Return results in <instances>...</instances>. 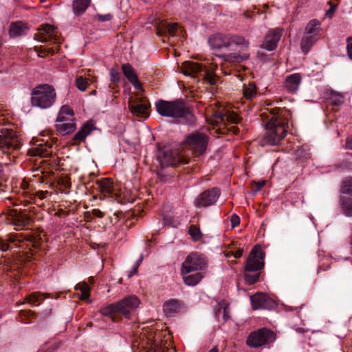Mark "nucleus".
Returning <instances> with one entry per match:
<instances>
[{
    "mask_svg": "<svg viewBox=\"0 0 352 352\" xmlns=\"http://www.w3.org/2000/svg\"><path fill=\"white\" fill-rule=\"evenodd\" d=\"M208 267L206 257L199 252L189 254L181 267V274H187L192 272H204Z\"/></svg>",
    "mask_w": 352,
    "mask_h": 352,
    "instance_id": "10",
    "label": "nucleus"
},
{
    "mask_svg": "<svg viewBox=\"0 0 352 352\" xmlns=\"http://www.w3.org/2000/svg\"><path fill=\"white\" fill-rule=\"evenodd\" d=\"M54 88L47 84L36 86L31 93L32 104L41 109L51 107L56 100Z\"/></svg>",
    "mask_w": 352,
    "mask_h": 352,
    "instance_id": "7",
    "label": "nucleus"
},
{
    "mask_svg": "<svg viewBox=\"0 0 352 352\" xmlns=\"http://www.w3.org/2000/svg\"><path fill=\"white\" fill-rule=\"evenodd\" d=\"M47 297V294H32L26 298V302L32 305H38L41 300Z\"/></svg>",
    "mask_w": 352,
    "mask_h": 352,
    "instance_id": "39",
    "label": "nucleus"
},
{
    "mask_svg": "<svg viewBox=\"0 0 352 352\" xmlns=\"http://www.w3.org/2000/svg\"><path fill=\"white\" fill-rule=\"evenodd\" d=\"M48 193L47 190L45 191H38L36 193V195L39 199L43 200L45 198L46 195Z\"/></svg>",
    "mask_w": 352,
    "mask_h": 352,
    "instance_id": "54",
    "label": "nucleus"
},
{
    "mask_svg": "<svg viewBox=\"0 0 352 352\" xmlns=\"http://www.w3.org/2000/svg\"><path fill=\"white\" fill-rule=\"evenodd\" d=\"M179 307V301L175 299H171L164 303L163 310L166 314L170 315L176 313Z\"/></svg>",
    "mask_w": 352,
    "mask_h": 352,
    "instance_id": "34",
    "label": "nucleus"
},
{
    "mask_svg": "<svg viewBox=\"0 0 352 352\" xmlns=\"http://www.w3.org/2000/svg\"><path fill=\"white\" fill-rule=\"evenodd\" d=\"M157 112L162 117L186 118L192 121L193 115L190 107L182 99L168 101L158 100L155 102Z\"/></svg>",
    "mask_w": 352,
    "mask_h": 352,
    "instance_id": "3",
    "label": "nucleus"
},
{
    "mask_svg": "<svg viewBox=\"0 0 352 352\" xmlns=\"http://www.w3.org/2000/svg\"><path fill=\"white\" fill-rule=\"evenodd\" d=\"M183 276L184 282L189 286H195L197 285L204 277V272H197L195 274H182Z\"/></svg>",
    "mask_w": 352,
    "mask_h": 352,
    "instance_id": "26",
    "label": "nucleus"
},
{
    "mask_svg": "<svg viewBox=\"0 0 352 352\" xmlns=\"http://www.w3.org/2000/svg\"><path fill=\"white\" fill-rule=\"evenodd\" d=\"M122 69L124 76L128 79V80L130 82H136V78H138V76L134 69L130 64H123L122 65Z\"/></svg>",
    "mask_w": 352,
    "mask_h": 352,
    "instance_id": "35",
    "label": "nucleus"
},
{
    "mask_svg": "<svg viewBox=\"0 0 352 352\" xmlns=\"http://www.w3.org/2000/svg\"><path fill=\"white\" fill-rule=\"evenodd\" d=\"M35 38L42 43L49 42L50 44L54 43V47L41 46L36 48V52L38 56L44 57L48 54H53L59 50V46L57 44L60 43V38L58 32L54 26L45 24L38 29L35 34Z\"/></svg>",
    "mask_w": 352,
    "mask_h": 352,
    "instance_id": "6",
    "label": "nucleus"
},
{
    "mask_svg": "<svg viewBox=\"0 0 352 352\" xmlns=\"http://www.w3.org/2000/svg\"><path fill=\"white\" fill-rule=\"evenodd\" d=\"M228 309V306H224L223 307H220L216 313L217 317L220 318L221 316H222L223 320L227 321L230 318Z\"/></svg>",
    "mask_w": 352,
    "mask_h": 352,
    "instance_id": "45",
    "label": "nucleus"
},
{
    "mask_svg": "<svg viewBox=\"0 0 352 352\" xmlns=\"http://www.w3.org/2000/svg\"><path fill=\"white\" fill-rule=\"evenodd\" d=\"M265 184V181H261V182H259L258 183V188L260 189L263 186H264Z\"/></svg>",
    "mask_w": 352,
    "mask_h": 352,
    "instance_id": "57",
    "label": "nucleus"
},
{
    "mask_svg": "<svg viewBox=\"0 0 352 352\" xmlns=\"http://www.w3.org/2000/svg\"><path fill=\"white\" fill-rule=\"evenodd\" d=\"M346 145L349 148L352 149V136L347 138Z\"/></svg>",
    "mask_w": 352,
    "mask_h": 352,
    "instance_id": "56",
    "label": "nucleus"
},
{
    "mask_svg": "<svg viewBox=\"0 0 352 352\" xmlns=\"http://www.w3.org/2000/svg\"><path fill=\"white\" fill-rule=\"evenodd\" d=\"M69 120H75L74 112L69 106L63 105L60 109L56 121L63 122Z\"/></svg>",
    "mask_w": 352,
    "mask_h": 352,
    "instance_id": "27",
    "label": "nucleus"
},
{
    "mask_svg": "<svg viewBox=\"0 0 352 352\" xmlns=\"http://www.w3.org/2000/svg\"><path fill=\"white\" fill-rule=\"evenodd\" d=\"M110 76H111V81L112 82L117 83L120 81V74L116 69H111L110 70Z\"/></svg>",
    "mask_w": 352,
    "mask_h": 352,
    "instance_id": "48",
    "label": "nucleus"
},
{
    "mask_svg": "<svg viewBox=\"0 0 352 352\" xmlns=\"http://www.w3.org/2000/svg\"><path fill=\"white\" fill-rule=\"evenodd\" d=\"M340 192L342 194L352 195V177L345 178L342 180Z\"/></svg>",
    "mask_w": 352,
    "mask_h": 352,
    "instance_id": "37",
    "label": "nucleus"
},
{
    "mask_svg": "<svg viewBox=\"0 0 352 352\" xmlns=\"http://www.w3.org/2000/svg\"><path fill=\"white\" fill-rule=\"evenodd\" d=\"M96 18L102 22L104 21H109L112 19L113 16L111 14H97Z\"/></svg>",
    "mask_w": 352,
    "mask_h": 352,
    "instance_id": "50",
    "label": "nucleus"
},
{
    "mask_svg": "<svg viewBox=\"0 0 352 352\" xmlns=\"http://www.w3.org/2000/svg\"><path fill=\"white\" fill-rule=\"evenodd\" d=\"M347 46V53L349 58L352 60V36L348 37L346 39Z\"/></svg>",
    "mask_w": 352,
    "mask_h": 352,
    "instance_id": "52",
    "label": "nucleus"
},
{
    "mask_svg": "<svg viewBox=\"0 0 352 352\" xmlns=\"http://www.w3.org/2000/svg\"><path fill=\"white\" fill-rule=\"evenodd\" d=\"M131 83L134 86L135 89L138 90H142V85L138 80V78H136V82Z\"/></svg>",
    "mask_w": 352,
    "mask_h": 352,
    "instance_id": "55",
    "label": "nucleus"
},
{
    "mask_svg": "<svg viewBox=\"0 0 352 352\" xmlns=\"http://www.w3.org/2000/svg\"><path fill=\"white\" fill-rule=\"evenodd\" d=\"M252 308L254 310L269 309L272 306L273 301L265 294L256 293L250 297Z\"/></svg>",
    "mask_w": 352,
    "mask_h": 352,
    "instance_id": "20",
    "label": "nucleus"
},
{
    "mask_svg": "<svg viewBox=\"0 0 352 352\" xmlns=\"http://www.w3.org/2000/svg\"><path fill=\"white\" fill-rule=\"evenodd\" d=\"M140 300L135 296H129L116 303L119 314L130 318V314L140 305Z\"/></svg>",
    "mask_w": 352,
    "mask_h": 352,
    "instance_id": "15",
    "label": "nucleus"
},
{
    "mask_svg": "<svg viewBox=\"0 0 352 352\" xmlns=\"http://www.w3.org/2000/svg\"><path fill=\"white\" fill-rule=\"evenodd\" d=\"M341 94L337 93H332L329 98L331 102L336 106H339L343 103L344 99Z\"/></svg>",
    "mask_w": 352,
    "mask_h": 352,
    "instance_id": "43",
    "label": "nucleus"
},
{
    "mask_svg": "<svg viewBox=\"0 0 352 352\" xmlns=\"http://www.w3.org/2000/svg\"><path fill=\"white\" fill-rule=\"evenodd\" d=\"M157 160L162 168L177 166L187 163V160L177 151L169 149H160L157 153Z\"/></svg>",
    "mask_w": 352,
    "mask_h": 352,
    "instance_id": "13",
    "label": "nucleus"
},
{
    "mask_svg": "<svg viewBox=\"0 0 352 352\" xmlns=\"http://www.w3.org/2000/svg\"><path fill=\"white\" fill-rule=\"evenodd\" d=\"M75 120L69 121H56V128L58 133L62 135L69 134L74 131L76 129Z\"/></svg>",
    "mask_w": 352,
    "mask_h": 352,
    "instance_id": "25",
    "label": "nucleus"
},
{
    "mask_svg": "<svg viewBox=\"0 0 352 352\" xmlns=\"http://www.w3.org/2000/svg\"><path fill=\"white\" fill-rule=\"evenodd\" d=\"M27 25L21 21L12 23L9 29V34L11 37L20 36L25 34Z\"/></svg>",
    "mask_w": 352,
    "mask_h": 352,
    "instance_id": "30",
    "label": "nucleus"
},
{
    "mask_svg": "<svg viewBox=\"0 0 352 352\" xmlns=\"http://www.w3.org/2000/svg\"><path fill=\"white\" fill-rule=\"evenodd\" d=\"M243 254V248H240V249H238L236 251H230L227 253L225 254V256L227 257V258H229L230 256H232L234 258H239L242 256Z\"/></svg>",
    "mask_w": 352,
    "mask_h": 352,
    "instance_id": "47",
    "label": "nucleus"
},
{
    "mask_svg": "<svg viewBox=\"0 0 352 352\" xmlns=\"http://www.w3.org/2000/svg\"><path fill=\"white\" fill-rule=\"evenodd\" d=\"M306 34L320 38L321 35L320 23L316 19L311 20L306 26Z\"/></svg>",
    "mask_w": 352,
    "mask_h": 352,
    "instance_id": "28",
    "label": "nucleus"
},
{
    "mask_svg": "<svg viewBox=\"0 0 352 352\" xmlns=\"http://www.w3.org/2000/svg\"><path fill=\"white\" fill-rule=\"evenodd\" d=\"M41 1L42 3H43V2H45V0H41Z\"/></svg>",
    "mask_w": 352,
    "mask_h": 352,
    "instance_id": "62",
    "label": "nucleus"
},
{
    "mask_svg": "<svg viewBox=\"0 0 352 352\" xmlns=\"http://www.w3.org/2000/svg\"><path fill=\"white\" fill-rule=\"evenodd\" d=\"M30 145L31 147L28 150V153L31 156L46 157L52 154V146L44 142L43 140L32 138L30 141Z\"/></svg>",
    "mask_w": 352,
    "mask_h": 352,
    "instance_id": "18",
    "label": "nucleus"
},
{
    "mask_svg": "<svg viewBox=\"0 0 352 352\" xmlns=\"http://www.w3.org/2000/svg\"><path fill=\"white\" fill-rule=\"evenodd\" d=\"M91 214L97 217L102 218L104 217V212L100 211L99 209H94L91 211Z\"/></svg>",
    "mask_w": 352,
    "mask_h": 352,
    "instance_id": "53",
    "label": "nucleus"
},
{
    "mask_svg": "<svg viewBox=\"0 0 352 352\" xmlns=\"http://www.w3.org/2000/svg\"><path fill=\"white\" fill-rule=\"evenodd\" d=\"M150 107L151 105L148 101L144 98H136L135 101H129V108L131 113L138 117H148V109Z\"/></svg>",
    "mask_w": 352,
    "mask_h": 352,
    "instance_id": "16",
    "label": "nucleus"
},
{
    "mask_svg": "<svg viewBox=\"0 0 352 352\" xmlns=\"http://www.w3.org/2000/svg\"><path fill=\"white\" fill-rule=\"evenodd\" d=\"M209 352H218V349L217 347H214Z\"/></svg>",
    "mask_w": 352,
    "mask_h": 352,
    "instance_id": "58",
    "label": "nucleus"
},
{
    "mask_svg": "<svg viewBox=\"0 0 352 352\" xmlns=\"http://www.w3.org/2000/svg\"><path fill=\"white\" fill-rule=\"evenodd\" d=\"M350 244L352 245V236H351Z\"/></svg>",
    "mask_w": 352,
    "mask_h": 352,
    "instance_id": "60",
    "label": "nucleus"
},
{
    "mask_svg": "<svg viewBox=\"0 0 352 352\" xmlns=\"http://www.w3.org/2000/svg\"><path fill=\"white\" fill-rule=\"evenodd\" d=\"M282 33L283 30L281 28L270 30L265 36L261 47L267 51H272L275 50L278 42L281 38Z\"/></svg>",
    "mask_w": 352,
    "mask_h": 352,
    "instance_id": "19",
    "label": "nucleus"
},
{
    "mask_svg": "<svg viewBox=\"0 0 352 352\" xmlns=\"http://www.w3.org/2000/svg\"><path fill=\"white\" fill-rule=\"evenodd\" d=\"M143 261V256L141 255L138 260L135 262L134 265L133 266L132 270L129 272L128 277L131 278L133 275L135 274L138 272V267H140L141 263Z\"/></svg>",
    "mask_w": 352,
    "mask_h": 352,
    "instance_id": "46",
    "label": "nucleus"
},
{
    "mask_svg": "<svg viewBox=\"0 0 352 352\" xmlns=\"http://www.w3.org/2000/svg\"><path fill=\"white\" fill-rule=\"evenodd\" d=\"M302 77L300 74L296 73L289 75L285 80V87L290 93H295L300 86Z\"/></svg>",
    "mask_w": 352,
    "mask_h": 352,
    "instance_id": "22",
    "label": "nucleus"
},
{
    "mask_svg": "<svg viewBox=\"0 0 352 352\" xmlns=\"http://www.w3.org/2000/svg\"><path fill=\"white\" fill-rule=\"evenodd\" d=\"M208 45L212 50L227 51L224 60L229 63H241L250 58V42L239 34H216L208 38Z\"/></svg>",
    "mask_w": 352,
    "mask_h": 352,
    "instance_id": "1",
    "label": "nucleus"
},
{
    "mask_svg": "<svg viewBox=\"0 0 352 352\" xmlns=\"http://www.w3.org/2000/svg\"><path fill=\"white\" fill-rule=\"evenodd\" d=\"M20 209H10L7 212V220L8 223H11L18 227H23L30 223L31 219L28 214Z\"/></svg>",
    "mask_w": 352,
    "mask_h": 352,
    "instance_id": "17",
    "label": "nucleus"
},
{
    "mask_svg": "<svg viewBox=\"0 0 352 352\" xmlns=\"http://www.w3.org/2000/svg\"><path fill=\"white\" fill-rule=\"evenodd\" d=\"M220 195V190L214 188L201 193L195 200V206L197 208L208 207L214 204Z\"/></svg>",
    "mask_w": 352,
    "mask_h": 352,
    "instance_id": "14",
    "label": "nucleus"
},
{
    "mask_svg": "<svg viewBox=\"0 0 352 352\" xmlns=\"http://www.w3.org/2000/svg\"><path fill=\"white\" fill-rule=\"evenodd\" d=\"M273 116L267 122L263 141L265 144L276 145L286 136L292 118L290 111L279 107L270 110Z\"/></svg>",
    "mask_w": 352,
    "mask_h": 352,
    "instance_id": "2",
    "label": "nucleus"
},
{
    "mask_svg": "<svg viewBox=\"0 0 352 352\" xmlns=\"http://www.w3.org/2000/svg\"><path fill=\"white\" fill-rule=\"evenodd\" d=\"M91 94H96V91H95V90H94V91H93L91 93Z\"/></svg>",
    "mask_w": 352,
    "mask_h": 352,
    "instance_id": "61",
    "label": "nucleus"
},
{
    "mask_svg": "<svg viewBox=\"0 0 352 352\" xmlns=\"http://www.w3.org/2000/svg\"><path fill=\"white\" fill-rule=\"evenodd\" d=\"M242 91L243 97L248 100H252L257 94L256 86L254 82H249L248 85L244 84Z\"/></svg>",
    "mask_w": 352,
    "mask_h": 352,
    "instance_id": "32",
    "label": "nucleus"
},
{
    "mask_svg": "<svg viewBox=\"0 0 352 352\" xmlns=\"http://www.w3.org/2000/svg\"><path fill=\"white\" fill-rule=\"evenodd\" d=\"M319 38L314 37L309 34H305L300 43V47L304 54H307L311 46Z\"/></svg>",
    "mask_w": 352,
    "mask_h": 352,
    "instance_id": "31",
    "label": "nucleus"
},
{
    "mask_svg": "<svg viewBox=\"0 0 352 352\" xmlns=\"http://www.w3.org/2000/svg\"><path fill=\"white\" fill-rule=\"evenodd\" d=\"M97 188L104 197L111 196L113 191V182L110 178H103L96 182Z\"/></svg>",
    "mask_w": 352,
    "mask_h": 352,
    "instance_id": "23",
    "label": "nucleus"
},
{
    "mask_svg": "<svg viewBox=\"0 0 352 352\" xmlns=\"http://www.w3.org/2000/svg\"><path fill=\"white\" fill-rule=\"evenodd\" d=\"M100 313L102 315L109 316L112 321L116 322L118 320V311L117 305L116 304H110L107 306L103 307L100 309Z\"/></svg>",
    "mask_w": 352,
    "mask_h": 352,
    "instance_id": "29",
    "label": "nucleus"
},
{
    "mask_svg": "<svg viewBox=\"0 0 352 352\" xmlns=\"http://www.w3.org/2000/svg\"><path fill=\"white\" fill-rule=\"evenodd\" d=\"M230 222L232 228H235L240 223V218L238 215L234 214L231 216Z\"/></svg>",
    "mask_w": 352,
    "mask_h": 352,
    "instance_id": "51",
    "label": "nucleus"
},
{
    "mask_svg": "<svg viewBox=\"0 0 352 352\" xmlns=\"http://www.w3.org/2000/svg\"><path fill=\"white\" fill-rule=\"evenodd\" d=\"M22 146V139L16 131L12 129L2 128L0 135V148L3 153L11 155L16 157L14 154L18 152Z\"/></svg>",
    "mask_w": 352,
    "mask_h": 352,
    "instance_id": "9",
    "label": "nucleus"
},
{
    "mask_svg": "<svg viewBox=\"0 0 352 352\" xmlns=\"http://www.w3.org/2000/svg\"><path fill=\"white\" fill-rule=\"evenodd\" d=\"M90 0H75L73 3V11L76 15L84 13L89 5Z\"/></svg>",
    "mask_w": 352,
    "mask_h": 352,
    "instance_id": "33",
    "label": "nucleus"
},
{
    "mask_svg": "<svg viewBox=\"0 0 352 352\" xmlns=\"http://www.w3.org/2000/svg\"><path fill=\"white\" fill-rule=\"evenodd\" d=\"M28 183L25 181L22 180L20 186L21 189L23 190L22 192V195L23 196V199L21 201V204H23L24 206H26L28 204L30 203V200L32 199V197L31 195H28V192L25 191L28 188Z\"/></svg>",
    "mask_w": 352,
    "mask_h": 352,
    "instance_id": "40",
    "label": "nucleus"
},
{
    "mask_svg": "<svg viewBox=\"0 0 352 352\" xmlns=\"http://www.w3.org/2000/svg\"><path fill=\"white\" fill-rule=\"evenodd\" d=\"M217 66H212L206 69L201 64L193 61H185L182 65V71L186 76L192 78L199 77L200 75L201 79L209 85H214L217 82V76L214 71Z\"/></svg>",
    "mask_w": 352,
    "mask_h": 352,
    "instance_id": "8",
    "label": "nucleus"
},
{
    "mask_svg": "<svg viewBox=\"0 0 352 352\" xmlns=\"http://www.w3.org/2000/svg\"><path fill=\"white\" fill-rule=\"evenodd\" d=\"M76 290H80L81 292V296L80 298L81 300H86L89 298L90 295V288L89 286L85 282L79 283L75 286Z\"/></svg>",
    "mask_w": 352,
    "mask_h": 352,
    "instance_id": "38",
    "label": "nucleus"
},
{
    "mask_svg": "<svg viewBox=\"0 0 352 352\" xmlns=\"http://www.w3.org/2000/svg\"><path fill=\"white\" fill-rule=\"evenodd\" d=\"M7 241V242H0V249L3 252L7 251L10 249H12L14 248H19L22 250H24V246L28 247V245L26 243V241L21 240L20 237L17 235L10 236Z\"/></svg>",
    "mask_w": 352,
    "mask_h": 352,
    "instance_id": "21",
    "label": "nucleus"
},
{
    "mask_svg": "<svg viewBox=\"0 0 352 352\" xmlns=\"http://www.w3.org/2000/svg\"><path fill=\"white\" fill-rule=\"evenodd\" d=\"M94 129L95 127L93 122L91 121H87L74 136V140L78 142L85 140L87 136L89 135Z\"/></svg>",
    "mask_w": 352,
    "mask_h": 352,
    "instance_id": "24",
    "label": "nucleus"
},
{
    "mask_svg": "<svg viewBox=\"0 0 352 352\" xmlns=\"http://www.w3.org/2000/svg\"><path fill=\"white\" fill-rule=\"evenodd\" d=\"M166 30L170 35L174 36L176 34L177 32L182 33V30L177 23H168L166 27Z\"/></svg>",
    "mask_w": 352,
    "mask_h": 352,
    "instance_id": "44",
    "label": "nucleus"
},
{
    "mask_svg": "<svg viewBox=\"0 0 352 352\" xmlns=\"http://www.w3.org/2000/svg\"><path fill=\"white\" fill-rule=\"evenodd\" d=\"M264 252L260 245H255L250 251L244 267L245 280L249 285L256 283L260 270L264 267Z\"/></svg>",
    "mask_w": 352,
    "mask_h": 352,
    "instance_id": "4",
    "label": "nucleus"
},
{
    "mask_svg": "<svg viewBox=\"0 0 352 352\" xmlns=\"http://www.w3.org/2000/svg\"><path fill=\"white\" fill-rule=\"evenodd\" d=\"M241 120L236 113L228 109H223L214 112L211 118V124L217 126L215 131L219 133L227 134L232 133L236 134L239 132V128L236 126H228V124H239Z\"/></svg>",
    "mask_w": 352,
    "mask_h": 352,
    "instance_id": "5",
    "label": "nucleus"
},
{
    "mask_svg": "<svg viewBox=\"0 0 352 352\" xmlns=\"http://www.w3.org/2000/svg\"><path fill=\"white\" fill-rule=\"evenodd\" d=\"M76 86L80 91H85L88 85V80L82 76H78L76 79Z\"/></svg>",
    "mask_w": 352,
    "mask_h": 352,
    "instance_id": "42",
    "label": "nucleus"
},
{
    "mask_svg": "<svg viewBox=\"0 0 352 352\" xmlns=\"http://www.w3.org/2000/svg\"><path fill=\"white\" fill-rule=\"evenodd\" d=\"M340 200L344 214L346 217H352V198L340 197Z\"/></svg>",
    "mask_w": 352,
    "mask_h": 352,
    "instance_id": "36",
    "label": "nucleus"
},
{
    "mask_svg": "<svg viewBox=\"0 0 352 352\" xmlns=\"http://www.w3.org/2000/svg\"><path fill=\"white\" fill-rule=\"evenodd\" d=\"M329 4L330 5V8L327 11L326 16L329 18H331L333 15L337 6L336 4H333L331 1H329Z\"/></svg>",
    "mask_w": 352,
    "mask_h": 352,
    "instance_id": "49",
    "label": "nucleus"
},
{
    "mask_svg": "<svg viewBox=\"0 0 352 352\" xmlns=\"http://www.w3.org/2000/svg\"><path fill=\"white\" fill-rule=\"evenodd\" d=\"M274 103H275V102H273L272 103H270H270H267V105H273V104H274Z\"/></svg>",
    "mask_w": 352,
    "mask_h": 352,
    "instance_id": "59",
    "label": "nucleus"
},
{
    "mask_svg": "<svg viewBox=\"0 0 352 352\" xmlns=\"http://www.w3.org/2000/svg\"><path fill=\"white\" fill-rule=\"evenodd\" d=\"M188 232L192 239L195 241H199L202 238V233L201 232L200 229L196 226H191L189 228Z\"/></svg>",
    "mask_w": 352,
    "mask_h": 352,
    "instance_id": "41",
    "label": "nucleus"
},
{
    "mask_svg": "<svg viewBox=\"0 0 352 352\" xmlns=\"http://www.w3.org/2000/svg\"><path fill=\"white\" fill-rule=\"evenodd\" d=\"M208 142L209 138L205 133L195 131L186 137L184 145L195 155L199 156L205 153Z\"/></svg>",
    "mask_w": 352,
    "mask_h": 352,
    "instance_id": "11",
    "label": "nucleus"
},
{
    "mask_svg": "<svg viewBox=\"0 0 352 352\" xmlns=\"http://www.w3.org/2000/svg\"><path fill=\"white\" fill-rule=\"evenodd\" d=\"M276 335L266 328H262L252 332L247 338L246 344L252 348H258L274 342Z\"/></svg>",
    "mask_w": 352,
    "mask_h": 352,
    "instance_id": "12",
    "label": "nucleus"
}]
</instances>
